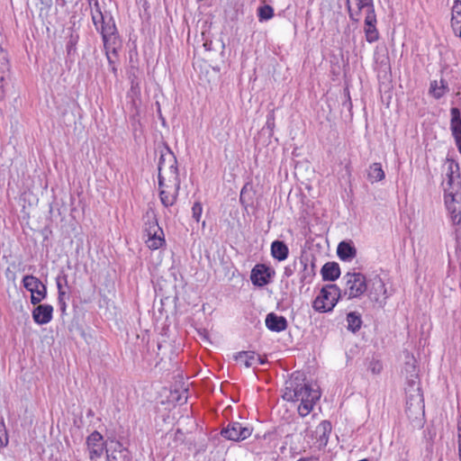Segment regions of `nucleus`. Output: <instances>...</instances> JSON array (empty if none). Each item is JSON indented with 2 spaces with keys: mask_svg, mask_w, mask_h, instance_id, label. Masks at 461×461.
Here are the masks:
<instances>
[{
  "mask_svg": "<svg viewBox=\"0 0 461 461\" xmlns=\"http://www.w3.org/2000/svg\"><path fill=\"white\" fill-rule=\"evenodd\" d=\"M284 399L289 402H300L298 412L302 417L307 416L321 397L317 385L291 381L286 386Z\"/></svg>",
  "mask_w": 461,
  "mask_h": 461,
  "instance_id": "1",
  "label": "nucleus"
},
{
  "mask_svg": "<svg viewBox=\"0 0 461 461\" xmlns=\"http://www.w3.org/2000/svg\"><path fill=\"white\" fill-rule=\"evenodd\" d=\"M95 6V11L92 13V20L95 29L102 34L107 59L112 63L111 54L116 53L118 45L117 29L113 17L104 15L97 3Z\"/></svg>",
  "mask_w": 461,
  "mask_h": 461,
  "instance_id": "2",
  "label": "nucleus"
},
{
  "mask_svg": "<svg viewBox=\"0 0 461 461\" xmlns=\"http://www.w3.org/2000/svg\"><path fill=\"white\" fill-rule=\"evenodd\" d=\"M341 296V290L339 286L327 285L321 289L319 295L312 303V307L319 312H331Z\"/></svg>",
  "mask_w": 461,
  "mask_h": 461,
  "instance_id": "3",
  "label": "nucleus"
},
{
  "mask_svg": "<svg viewBox=\"0 0 461 461\" xmlns=\"http://www.w3.org/2000/svg\"><path fill=\"white\" fill-rule=\"evenodd\" d=\"M344 287L341 290L342 296L348 299L358 298L367 290L366 278L359 272H348L343 277Z\"/></svg>",
  "mask_w": 461,
  "mask_h": 461,
  "instance_id": "4",
  "label": "nucleus"
},
{
  "mask_svg": "<svg viewBox=\"0 0 461 461\" xmlns=\"http://www.w3.org/2000/svg\"><path fill=\"white\" fill-rule=\"evenodd\" d=\"M158 187L162 204L165 207L172 206L176 201L180 187L179 176H173L171 175L169 177H159Z\"/></svg>",
  "mask_w": 461,
  "mask_h": 461,
  "instance_id": "5",
  "label": "nucleus"
},
{
  "mask_svg": "<svg viewBox=\"0 0 461 461\" xmlns=\"http://www.w3.org/2000/svg\"><path fill=\"white\" fill-rule=\"evenodd\" d=\"M176 164L177 161L174 153L167 147H165L160 151L158 159V178L161 176L169 177L171 175L179 176Z\"/></svg>",
  "mask_w": 461,
  "mask_h": 461,
  "instance_id": "6",
  "label": "nucleus"
},
{
  "mask_svg": "<svg viewBox=\"0 0 461 461\" xmlns=\"http://www.w3.org/2000/svg\"><path fill=\"white\" fill-rule=\"evenodd\" d=\"M144 232L147 237L145 243L149 249L155 250L165 244L163 230L155 218L145 223Z\"/></svg>",
  "mask_w": 461,
  "mask_h": 461,
  "instance_id": "7",
  "label": "nucleus"
},
{
  "mask_svg": "<svg viewBox=\"0 0 461 461\" xmlns=\"http://www.w3.org/2000/svg\"><path fill=\"white\" fill-rule=\"evenodd\" d=\"M24 288L31 293V303L37 304L47 295V288L41 280L33 276H25L23 279Z\"/></svg>",
  "mask_w": 461,
  "mask_h": 461,
  "instance_id": "8",
  "label": "nucleus"
},
{
  "mask_svg": "<svg viewBox=\"0 0 461 461\" xmlns=\"http://www.w3.org/2000/svg\"><path fill=\"white\" fill-rule=\"evenodd\" d=\"M252 431V427L238 421H233L222 429L221 435L229 440L242 441L249 438Z\"/></svg>",
  "mask_w": 461,
  "mask_h": 461,
  "instance_id": "9",
  "label": "nucleus"
},
{
  "mask_svg": "<svg viewBox=\"0 0 461 461\" xmlns=\"http://www.w3.org/2000/svg\"><path fill=\"white\" fill-rule=\"evenodd\" d=\"M449 129L456 149L461 154V111L457 107L450 109Z\"/></svg>",
  "mask_w": 461,
  "mask_h": 461,
  "instance_id": "10",
  "label": "nucleus"
},
{
  "mask_svg": "<svg viewBox=\"0 0 461 461\" xmlns=\"http://www.w3.org/2000/svg\"><path fill=\"white\" fill-rule=\"evenodd\" d=\"M274 271L264 264L256 265L250 275L251 282L254 285L262 287L270 283Z\"/></svg>",
  "mask_w": 461,
  "mask_h": 461,
  "instance_id": "11",
  "label": "nucleus"
},
{
  "mask_svg": "<svg viewBox=\"0 0 461 461\" xmlns=\"http://www.w3.org/2000/svg\"><path fill=\"white\" fill-rule=\"evenodd\" d=\"M376 15L375 9L369 7V12L366 14L364 32L366 40L369 43H373L379 39V32L376 29Z\"/></svg>",
  "mask_w": 461,
  "mask_h": 461,
  "instance_id": "12",
  "label": "nucleus"
},
{
  "mask_svg": "<svg viewBox=\"0 0 461 461\" xmlns=\"http://www.w3.org/2000/svg\"><path fill=\"white\" fill-rule=\"evenodd\" d=\"M445 205L451 222L454 225H459L461 223V203L453 194H446Z\"/></svg>",
  "mask_w": 461,
  "mask_h": 461,
  "instance_id": "13",
  "label": "nucleus"
},
{
  "mask_svg": "<svg viewBox=\"0 0 461 461\" xmlns=\"http://www.w3.org/2000/svg\"><path fill=\"white\" fill-rule=\"evenodd\" d=\"M300 271L299 280L300 283L304 285L311 284L315 276V265L312 260L308 258L302 257L299 258Z\"/></svg>",
  "mask_w": 461,
  "mask_h": 461,
  "instance_id": "14",
  "label": "nucleus"
},
{
  "mask_svg": "<svg viewBox=\"0 0 461 461\" xmlns=\"http://www.w3.org/2000/svg\"><path fill=\"white\" fill-rule=\"evenodd\" d=\"M103 436L98 431L92 432L86 438L90 459L100 457L104 452Z\"/></svg>",
  "mask_w": 461,
  "mask_h": 461,
  "instance_id": "15",
  "label": "nucleus"
},
{
  "mask_svg": "<svg viewBox=\"0 0 461 461\" xmlns=\"http://www.w3.org/2000/svg\"><path fill=\"white\" fill-rule=\"evenodd\" d=\"M234 359L245 367L263 365L265 361L254 351H241L234 355Z\"/></svg>",
  "mask_w": 461,
  "mask_h": 461,
  "instance_id": "16",
  "label": "nucleus"
},
{
  "mask_svg": "<svg viewBox=\"0 0 461 461\" xmlns=\"http://www.w3.org/2000/svg\"><path fill=\"white\" fill-rule=\"evenodd\" d=\"M52 315L53 307L50 304H40L32 311V319L39 325L49 323Z\"/></svg>",
  "mask_w": 461,
  "mask_h": 461,
  "instance_id": "17",
  "label": "nucleus"
},
{
  "mask_svg": "<svg viewBox=\"0 0 461 461\" xmlns=\"http://www.w3.org/2000/svg\"><path fill=\"white\" fill-rule=\"evenodd\" d=\"M10 72V63L7 52L0 48V101L5 97L4 84Z\"/></svg>",
  "mask_w": 461,
  "mask_h": 461,
  "instance_id": "18",
  "label": "nucleus"
},
{
  "mask_svg": "<svg viewBox=\"0 0 461 461\" xmlns=\"http://www.w3.org/2000/svg\"><path fill=\"white\" fill-rule=\"evenodd\" d=\"M265 323L267 328L274 332H281L286 330L287 321L284 316H279L274 312L267 315Z\"/></svg>",
  "mask_w": 461,
  "mask_h": 461,
  "instance_id": "19",
  "label": "nucleus"
},
{
  "mask_svg": "<svg viewBox=\"0 0 461 461\" xmlns=\"http://www.w3.org/2000/svg\"><path fill=\"white\" fill-rule=\"evenodd\" d=\"M354 4L357 8L356 10L352 8L350 5V0H348V10L349 18L354 22L359 21L360 12L363 9H366V14L369 12V7L375 9L373 5V0H354Z\"/></svg>",
  "mask_w": 461,
  "mask_h": 461,
  "instance_id": "20",
  "label": "nucleus"
},
{
  "mask_svg": "<svg viewBox=\"0 0 461 461\" xmlns=\"http://www.w3.org/2000/svg\"><path fill=\"white\" fill-rule=\"evenodd\" d=\"M448 91V84L443 78H440L439 80H432L429 84V94L437 100L445 96Z\"/></svg>",
  "mask_w": 461,
  "mask_h": 461,
  "instance_id": "21",
  "label": "nucleus"
},
{
  "mask_svg": "<svg viewBox=\"0 0 461 461\" xmlns=\"http://www.w3.org/2000/svg\"><path fill=\"white\" fill-rule=\"evenodd\" d=\"M56 285L58 288V301L60 305V309L64 311L66 309L65 295L67 294L66 287L68 286V276L61 272L56 277Z\"/></svg>",
  "mask_w": 461,
  "mask_h": 461,
  "instance_id": "22",
  "label": "nucleus"
},
{
  "mask_svg": "<svg viewBox=\"0 0 461 461\" xmlns=\"http://www.w3.org/2000/svg\"><path fill=\"white\" fill-rule=\"evenodd\" d=\"M408 409L414 408L422 411L424 408L423 395L419 386L413 388V393H409L406 400Z\"/></svg>",
  "mask_w": 461,
  "mask_h": 461,
  "instance_id": "23",
  "label": "nucleus"
},
{
  "mask_svg": "<svg viewBox=\"0 0 461 461\" xmlns=\"http://www.w3.org/2000/svg\"><path fill=\"white\" fill-rule=\"evenodd\" d=\"M451 26L456 36L461 38V2L458 0L452 6Z\"/></svg>",
  "mask_w": 461,
  "mask_h": 461,
  "instance_id": "24",
  "label": "nucleus"
},
{
  "mask_svg": "<svg viewBox=\"0 0 461 461\" xmlns=\"http://www.w3.org/2000/svg\"><path fill=\"white\" fill-rule=\"evenodd\" d=\"M289 249L286 244L280 240H275L271 244V255L278 261H284L287 258Z\"/></svg>",
  "mask_w": 461,
  "mask_h": 461,
  "instance_id": "25",
  "label": "nucleus"
},
{
  "mask_svg": "<svg viewBox=\"0 0 461 461\" xmlns=\"http://www.w3.org/2000/svg\"><path fill=\"white\" fill-rule=\"evenodd\" d=\"M340 269L338 263L329 262L326 263L321 268V276L323 280L334 281L339 278Z\"/></svg>",
  "mask_w": 461,
  "mask_h": 461,
  "instance_id": "26",
  "label": "nucleus"
},
{
  "mask_svg": "<svg viewBox=\"0 0 461 461\" xmlns=\"http://www.w3.org/2000/svg\"><path fill=\"white\" fill-rule=\"evenodd\" d=\"M385 177L384 171L381 163H373L367 169V178L371 183H375L384 180Z\"/></svg>",
  "mask_w": 461,
  "mask_h": 461,
  "instance_id": "27",
  "label": "nucleus"
},
{
  "mask_svg": "<svg viewBox=\"0 0 461 461\" xmlns=\"http://www.w3.org/2000/svg\"><path fill=\"white\" fill-rule=\"evenodd\" d=\"M339 258L344 261H349L356 257V249L350 244L342 241L339 244L337 249Z\"/></svg>",
  "mask_w": 461,
  "mask_h": 461,
  "instance_id": "28",
  "label": "nucleus"
},
{
  "mask_svg": "<svg viewBox=\"0 0 461 461\" xmlns=\"http://www.w3.org/2000/svg\"><path fill=\"white\" fill-rule=\"evenodd\" d=\"M348 329L352 332L359 330L362 325V319L359 313L351 312L347 315Z\"/></svg>",
  "mask_w": 461,
  "mask_h": 461,
  "instance_id": "29",
  "label": "nucleus"
},
{
  "mask_svg": "<svg viewBox=\"0 0 461 461\" xmlns=\"http://www.w3.org/2000/svg\"><path fill=\"white\" fill-rule=\"evenodd\" d=\"M258 21L267 22L274 17V8L269 5H262L257 10Z\"/></svg>",
  "mask_w": 461,
  "mask_h": 461,
  "instance_id": "30",
  "label": "nucleus"
},
{
  "mask_svg": "<svg viewBox=\"0 0 461 461\" xmlns=\"http://www.w3.org/2000/svg\"><path fill=\"white\" fill-rule=\"evenodd\" d=\"M331 426L329 421H322L318 427H317V433H321V441L324 442V444L328 441V436L327 434L330 432Z\"/></svg>",
  "mask_w": 461,
  "mask_h": 461,
  "instance_id": "31",
  "label": "nucleus"
},
{
  "mask_svg": "<svg viewBox=\"0 0 461 461\" xmlns=\"http://www.w3.org/2000/svg\"><path fill=\"white\" fill-rule=\"evenodd\" d=\"M9 443V438L5 424L3 419L0 420V449L5 447Z\"/></svg>",
  "mask_w": 461,
  "mask_h": 461,
  "instance_id": "32",
  "label": "nucleus"
},
{
  "mask_svg": "<svg viewBox=\"0 0 461 461\" xmlns=\"http://www.w3.org/2000/svg\"><path fill=\"white\" fill-rule=\"evenodd\" d=\"M367 369L372 374L378 375L381 373V371L383 369V365H382L381 361L373 359L369 362Z\"/></svg>",
  "mask_w": 461,
  "mask_h": 461,
  "instance_id": "33",
  "label": "nucleus"
},
{
  "mask_svg": "<svg viewBox=\"0 0 461 461\" xmlns=\"http://www.w3.org/2000/svg\"><path fill=\"white\" fill-rule=\"evenodd\" d=\"M203 213V206L200 202H195L192 207V216L198 222Z\"/></svg>",
  "mask_w": 461,
  "mask_h": 461,
  "instance_id": "34",
  "label": "nucleus"
},
{
  "mask_svg": "<svg viewBox=\"0 0 461 461\" xmlns=\"http://www.w3.org/2000/svg\"><path fill=\"white\" fill-rule=\"evenodd\" d=\"M120 458L122 459L121 461H131V457L122 450H120ZM117 459L113 453L107 454L106 456V461H117Z\"/></svg>",
  "mask_w": 461,
  "mask_h": 461,
  "instance_id": "35",
  "label": "nucleus"
},
{
  "mask_svg": "<svg viewBox=\"0 0 461 461\" xmlns=\"http://www.w3.org/2000/svg\"><path fill=\"white\" fill-rule=\"evenodd\" d=\"M267 126L271 131L274 129V127H275V115H274V113H269L267 115Z\"/></svg>",
  "mask_w": 461,
  "mask_h": 461,
  "instance_id": "36",
  "label": "nucleus"
},
{
  "mask_svg": "<svg viewBox=\"0 0 461 461\" xmlns=\"http://www.w3.org/2000/svg\"><path fill=\"white\" fill-rule=\"evenodd\" d=\"M295 267H296V262H294L293 267H291V266L285 267V275L286 276H291L294 274Z\"/></svg>",
  "mask_w": 461,
  "mask_h": 461,
  "instance_id": "37",
  "label": "nucleus"
},
{
  "mask_svg": "<svg viewBox=\"0 0 461 461\" xmlns=\"http://www.w3.org/2000/svg\"><path fill=\"white\" fill-rule=\"evenodd\" d=\"M297 461H319V458L314 456L301 457Z\"/></svg>",
  "mask_w": 461,
  "mask_h": 461,
  "instance_id": "38",
  "label": "nucleus"
},
{
  "mask_svg": "<svg viewBox=\"0 0 461 461\" xmlns=\"http://www.w3.org/2000/svg\"><path fill=\"white\" fill-rule=\"evenodd\" d=\"M377 284H378V285H379V288H380L381 290H383V291H384V293H385V292H386V289L384 288V285L383 284V282H382V280H381V279L377 280Z\"/></svg>",
  "mask_w": 461,
  "mask_h": 461,
  "instance_id": "39",
  "label": "nucleus"
},
{
  "mask_svg": "<svg viewBox=\"0 0 461 461\" xmlns=\"http://www.w3.org/2000/svg\"><path fill=\"white\" fill-rule=\"evenodd\" d=\"M45 4H46L47 5H50L51 4V0H46V1H45Z\"/></svg>",
  "mask_w": 461,
  "mask_h": 461,
  "instance_id": "40",
  "label": "nucleus"
}]
</instances>
